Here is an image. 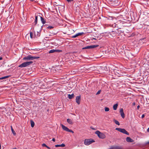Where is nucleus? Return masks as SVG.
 I'll list each match as a JSON object with an SVG mask.
<instances>
[{"mask_svg": "<svg viewBox=\"0 0 149 149\" xmlns=\"http://www.w3.org/2000/svg\"><path fill=\"white\" fill-rule=\"evenodd\" d=\"M95 141L93 139H86L85 140L84 143L85 145L88 146Z\"/></svg>", "mask_w": 149, "mask_h": 149, "instance_id": "nucleus-5", "label": "nucleus"}, {"mask_svg": "<svg viewBox=\"0 0 149 149\" xmlns=\"http://www.w3.org/2000/svg\"><path fill=\"white\" fill-rule=\"evenodd\" d=\"M56 50V52H60L61 51V50Z\"/></svg>", "mask_w": 149, "mask_h": 149, "instance_id": "nucleus-31", "label": "nucleus"}, {"mask_svg": "<svg viewBox=\"0 0 149 149\" xmlns=\"http://www.w3.org/2000/svg\"><path fill=\"white\" fill-rule=\"evenodd\" d=\"M140 107V106L139 105H138L137 106V109H139V108Z\"/></svg>", "mask_w": 149, "mask_h": 149, "instance_id": "nucleus-36", "label": "nucleus"}, {"mask_svg": "<svg viewBox=\"0 0 149 149\" xmlns=\"http://www.w3.org/2000/svg\"><path fill=\"white\" fill-rule=\"evenodd\" d=\"M147 143L149 144V141Z\"/></svg>", "mask_w": 149, "mask_h": 149, "instance_id": "nucleus-43", "label": "nucleus"}, {"mask_svg": "<svg viewBox=\"0 0 149 149\" xmlns=\"http://www.w3.org/2000/svg\"><path fill=\"white\" fill-rule=\"evenodd\" d=\"M67 122L70 125H72L73 123L72 121L70 119H67Z\"/></svg>", "mask_w": 149, "mask_h": 149, "instance_id": "nucleus-12", "label": "nucleus"}, {"mask_svg": "<svg viewBox=\"0 0 149 149\" xmlns=\"http://www.w3.org/2000/svg\"><path fill=\"white\" fill-rule=\"evenodd\" d=\"M132 105H133V106H134V105H135V102H133V104H132Z\"/></svg>", "mask_w": 149, "mask_h": 149, "instance_id": "nucleus-35", "label": "nucleus"}, {"mask_svg": "<svg viewBox=\"0 0 149 149\" xmlns=\"http://www.w3.org/2000/svg\"><path fill=\"white\" fill-rule=\"evenodd\" d=\"M31 1H33L34 0H30Z\"/></svg>", "mask_w": 149, "mask_h": 149, "instance_id": "nucleus-44", "label": "nucleus"}, {"mask_svg": "<svg viewBox=\"0 0 149 149\" xmlns=\"http://www.w3.org/2000/svg\"><path fill=\"white\" fill-rule=\"evenodd\" d=\"M95 134H97L99 137L100 139H103L106 137L105 135L104 134L100 132L99 131H96L95 132Z\"/></svg>", "mask_w": 149, "mask_h": 149, "instance_id": "nucleus-3", "label": "nucleus"}, {"mask_svg": "<svg viewBox=\"0 0 149 149\" xmlns=\"http://www.w3.org/2000/svg\"><path fill=\"white\" fill-rule=\"evenodd\" d=\"M46 147L48 149H50V147H49V146H47Z\"/></svg>", "mask_w": 149, "mask_h": 149, "instance_id": "nucleus-38", "label": "nucleus"}, {"mask_svg": "<svg viewBox=\"0 0 149 149\" xmlns=\"http://www.w3.org/2000/svg\"><path fill=\"white\" fill-rule=\"evenodd\" d=\"M68 97L69 99H71L73 97H74V95L73 94H72V95H70V94H69L68 95Z\"/></svg>", "mask_w": 149, "mask_h": 149, "instance_id": "nucleus-14", "label": "nucleus"}, {"mask_svg": "<svg viewBox=\"0 0 149 149\" xmlns=\"http://www.w3.org/2000/svg\"><path fill=\"white\" fill-rule=\"evenodd\" d=\"M30 37L31 38H33V33L32 32H31L30 33Z\"/></svg>", "mask_w": 149, "mask_h": 149, "instance_id": "nucleus-27", "label": "nucleus"}, {"mask_svg": "<svg viewBox=\"0 0 149 149\" xmlns=\"http://www.w3.org/2000/svg\"><path fill=\"white\" fill-rule=\"evenodd\" d=\"M120 113L121 116L123 118H125V116L123 109L121 108L120 109Z\"/></svg>", "mask_w": 149, "mask_h": 149, "instance_id": "nucleus-8", "label": "nucleus"}, {"mask_svg": "<svg viewBox=\"0 0 149 149\" xmlns=\"http://www.w3.org/2000/svg\"><path fill=\"white\" fill-rule=\"evenodd\" d=\"M35 19L34 21L35 23V25H36L37 23V21H38V16H35Z\"/></svg>", "mask_w": 149, "mask_h": 149, "instance_id": "nucleus-18", "label": "nucleus"}, {"mask_svg": "<svg viewBox=\"0 0 149 149\" xmlns=\"http://www.w3.org/2000/svg\"><path fill=\"white\" fill-rule=\"evenodd\" d=\"M147 131L148 132H149V127L147 129Z\"/></svg>", "mask_w": 149, "mask_h": 149, "instance_id": "nucleus-37", "label": "nucleus"}, {"mask_svg": "<svg viewBox=\"0 0 149 149\" xmlns=\"http://www.w3.org/2000/svg\"><path fill=\"white\" fill-rule=\"evenodd\" d=\"M81 99V96L80 95L76 97V102L78 104L80 103V100Z\"/></svg>", "mask_w": 149, "mask_h": 149, "instance_id": "nucleus-7", "label": "nucleus"}, {"mask_svg": "<svg viewBox=\"0 0 149 149\" xmlns=\"http://www.w3.org/2000/svg\"><path fill=\"white\" fill-rule=\"evenodd\" d=\"M33 63L32 61H27L24 62L20 65L18 67L20 68H24L27 67L32 64Z\"/></svg>", "mask_w": 149, "mask_h": 149, "instance_id": "nucleus-2", "label": "nucleus"}, {"mask_svg": "<svg viewBox=\"0 0 149 149\" xmlns=\"http://www.w3.org/2000/svg\"><path fill=\"white\" fill-rule=\"evenodd\" d=\"M93 39H95V38H93Z\"/></svg>", "mask_w": 149, "mask_h": 149, "instance_id": "nucleus-46", "label": "nucleus"}, {"mask_svg": "<svg viewBox=\"0 0 149 149\" xmlns=\"http://www.w3.org/2000/svg\"><path fill=\"white\" fill-rule=\"evenodd\" d=\"M2 77L0 78V80L3 79Z\"/></svg>", "mask_w": 149, "mask_h": 149, "instance_id": "nucleus-41", "label": "nucleus"}, {"mask_svg": "<svg viewBox=\"0 0 149 149\" xmlns=\"http://www.w3.org/2000/svg\"><path fill=\"white\" fill-rule=\"evenodd\" d=\"M101 91V90H100L98 91L97 92V93H96V95H98V94H100V93Z\"/></svg>", "mask_w": 149, "mask_h": 149, "instance_id": "nucleus-28", "label": "nucleus"}, {"mask_svg": "<svg viewBox=\"0 0 149 149\" xmlns=\"http://www.w3.org/2000/svg\"><path fill=\"white\" fill-rule=\"evenodd\" d=\"M30 122L31 127H33L35 125L34 122L32 120H31Z\"/></svg>", "mask_w": 149, "mask_h": 149, "instance_id": "nucleus-19", "label": "nucleus"}, {"mask_svg": "<svg viewBox=\"0 0 149 149\" xmlns=\"http://www.w3.org/2000/svg\"><path fill=\"white\" fill-rule=\"evenodd\" d=\"M11 129L12 131V133L13 134V135L14 136H15L16 135V133L15 132V131L13 129L12 126H11Z\"/></svg>", "mask_w": 149, "mask_h": 149, "instance_id": "nucleus-17", "label": "nucleus"}, {"mask_svg": "<svg viewBox=\"0 0 149 149\" xmlns=\"http://www.w3.org/2000/svg\"><path fill=\"white\" fill-rule=\"evenodd\" d=\"M56 50H54V49H52V50H51L49 51V53H53L56 52Z\"/></svg>", "mask_w": 149, "mask_h": 149, "instance_id": "nucleus-20", "label": "nucleus"}, {"mask_svg": "<svg viewBox=\"0 0 149 149\" xmlns=\"http://www.w3.org/2000/svg\"><path fill=\"white\" fill-rule=\"evenodd\" d=\"M62 128L64 130L67 132L68 128L63 124L61 125Z\"/></svg>", "mask_w": 149, "mask_h": 149, "instance_id": "nucleus-11", "label": "nucleus"}, {"mask_svg": "<svg viewBox=\"0 0 149 149\" xmlns=\"http://www.w3.org/2000/svg\"><path fill=\"white\" fill-rule=\"evenodd\" d=\"M65 146V144L63 143H62L61 145H58L57 144L55 146L56 147H64Z\"/></svg>", "mask_w": 149, "mask_h": 149, "instance_id": "nucleus-15", "label": "nucleus"}, {"mask_svg": "<svg viewBox=\"0 0 149 149\" xmlns=\"http://www.w3.org/2000/svg\"><path fill=\"white\" fill-rule=\"evenodd\" d=\"M145 117V115L144 114H143L141 116V118H143Z\"/></svg>", "mask_w": 149, "mask_h": 149, "instance_id": "nucleus-33", "label": "nucleus"}, {"mask_svg": "<svg viewBox=\"0 0 149 149\" xmlns=\"http://www.w3.org/2000/svg\"><path fill=\"white\" fill-rule=\"evenodd\" d=\"M10 77V75L7 76H6L4 77H3L2 78H3V79H4L8 78Z\"/></svg>", "mask_w": 149, "mask_h": 149, "instance_id": "nucleus-23", "label": "nucleus"}, {"mask_svg": "<svg viewBox=\"0 0 149 149\" xmlns=\"http://www.w3.org/2000/svg\"><path fill=\"white\" fill-rule=\"evenodd\" d=\"M104 110L105 111H108L109 110V109L107 107H105L104 108Z\"/></svg>", "mask_w": 149, "mask_h": 149, "instance_id": "nucleus-22", "label": "nucleus"}, {"mask_svg": "<svg viewBox=\"0 0 149 149\" xmlns=\"http://www.w3.org/2000/svg\"><path fill=\"white\" fill-rule=\"evenodd\" d=\"M107 149H113V148H109Z\"/></svg>", "mask_w": 149, "mask_h": 149, "instance_id": "nucleus-42", "label": "nucleus"}, {"mask_svg": "<svg viewBox=\"0 0 149 149\" xmlns=\"http://www.w3.org/2000/svg\"><path fill=\"white\" fill-rule=\"evenodd\" d=\"M118 104H115L113 105V108L114 110H116L118 107Z\"/></svg>", "mask_w": 149, "mask_h": 149, "instance_id": "nucleus-16", "label": "nucleus"}, {"mask_svg": "<svg viewBox=\"0 0 149 149\" xmlns=\"http://www.w3.org/2000/svg\"><path fill=\"white\" fill-rule=\"evenodd\" d=\"M99 46L98 45H91L89 46H87L82 48L83 49H93Z\"/></svg>", "mask_w": 149, "mask_h": 149, "instance_id": "nucleus-6", "label": "nucleus"}, {"mask_svg": "<svg viewBox=\"0 0 149 149\" xmlns=\"http://www.w3.org/2000/svg\"><path fill=\"white\" fill-rule=\"evenodd\" d=\"M116 130L127 135L129 134V133L124 129L116 128Z\"/></svg>", "mask_w": 149, "mask_h": 149, "instance_id": "nucleus-4", "label": "nucleus"}, {"mask_svg": "<svg viewBox=\"0 0 149 149\" xmlns=\"http://www.w3.org/2000/svg\"><path fill=\"white\" fill-rule=\"evenodd\" d=\"M40 57L39 56H33L29 55L24 57L23 59L25 61H32L34 59H38Z\"/></svg>", "mask_w": 149, "mask_h": 149, "instance_id": "nucleus-1", "label": "nucleus"}, {"mask_svg": "<svg viewBox=\"0 0 149 149\" xmlns=\"http://www.w3.org/2000/svg\"><path fill=\"white\" fill-rule=\"evenodd\" d=\"M76 53V52H73V53Z\"/></svg>", "mask_w": 149, "mask_h": 149, "instance_id": "nucleus-45", "label": "nucleus"}, {"mask_svg": "<svg viewBox=\"0 0 149 149\" xmlns=\"http://www.w3.org/2000/svg\"><path fill=\"white\" fill-rule=\"evenodd\" d=\"M40 18L41 21L43 24H45L46 23V21L45 19L43 18L42 17L39 16Z\"/></svg>", "mask_w": 149, "mask_h": 149, "instance_id": "nucleus-13", "label": "nucleus"}, {"mask_svg": "<svg viewBox=\"0 0 149 149\" xmlns=\"http://www.w3.org/2000/svg\"><path fill=\"white\" fill-rule=\"evenodd\" d=\"M52 141H53L54 142L55 141V139L54 138H53L52 139Z\"/></svg>", "mask_w": 149, "mask_h": 149, "instance_id": "nucleus-34", "label": "nucleus"}, {"mask_svg": "<svg viewBox=\"0 0 149 149\" xmlns=\"http://www.w3.org/2000/svg\"><path fill=\"white\" fill-rule=\"evenodd\" d=\"M113 149H122L121 148L118 147H116L113 148Z\"/></svg>", "mask_w": 149, "mask_h": 149, "instance_id": "nucleus-26", "label": "nucleus"}, {"mask_svg": "<svg viewBox=\"0 0 149 149\" xmlns=\"http://www.w3.org/2000/svg\"><path fill=\"white\" fill-rule=\"evenodd\" d=\"M91 128L93 130H95V129L93 128V127H91Z\"/></svg>", "mask_w": 149, "mask_h": 149, "instance_id": "nucleus-39", "label": "nucleus"}, {"mask_svg": "<svg viewBox=\"0 0 149 149\" xmlns=\"http://www.w3.org/2000/svg\"><path fill=\"white\" fill-rule=\"evenodd\" d=\"M67 132H72L73 133H74V132L73 131H72L71 130L69 129H68Z\"/></svg>", "mask_w": 149, "mask_h": 149, "instance_id": "nucleus-25", "label": "nucleus"}, {"mask_svg": "<svg viewBox=\"0 0 149 149\" xmlns=\"http://www.w3.org/2000/svg\"><path fill=\"white\" fill-rule=\"evenodd\" d=\"M53 35H56V34H57V33H56V32H55V33H52Z\"/></svg>", "mask_w": 149, "mask_h": 149, "instance_id": "nucleus-32", "label": "nucleus"}, {"mask_svg": "<svg viewBox=\"0 0 149 149\" xmlns=\"http://www.w3.org/2000/svg\"><path fill=\"white\" fill-rule=\"evenodd\" d=\"M38 36H39V35H38Z\"/></svg>", "mask_w": 149, "mask_h": 149, "instance_id": "nucleus-47", "label": "nucleus"}, {"mask_svg": "<svg viewBox=\"0 0 149 149\" xmlns=\"http://www.w3.org/2000/svg\"><path fill=\"white\" fill-rule=\"evenodd\" d=\"M2 59V57H0V60H1Z\"/></svg>", "mask_w": 149, "mask_h": 149, "instance_id": "nucleus-40", "label": "nucleus"}, {"mask_svg": "<svg viewBox=\"0 0 149 149\" xmlns=\"http://www.w3.org/2000/svg\"><path fill=\"white\" fill-rule=\"evenodd\" d=\"M54 28V27L53 26H49L48 27H47V28L48 29H52Z\"/></svg>", "mask_w": 149, "mask_h": 149, "instance_id": "nucleus-24", "label": "nucleus"}, {"mask_svg": "<svg viewBox=\"0 0 149 149\" xmlns=\"http://www.w3.org/2000/svg\"><path fill=\"white\" fill-rule=\"evenodd\" d=\"M114 122L116 124H117L118 125H120V123L118 120H114Z\"/></svg>", "mask_w": 149, "mask_h": 149, "instance_id": "nucleus-21", "label": "nucleus"}, {"mask_svg": "<svg viewBox=\"0 0 149 149\" xmlns=\"http://www.w3.org/2000/svg\"><path fill=\"white\" fill-rule=\"evenodd\" d=\"M126 141L128 142L132 143L134 141L130 137H127L126 138Z\"/></svg>", "mask_w": 149, "mask_h": 149, "instance_id": "nucleus-10", "label": "nucleus"}, {"mask_svg": "<svg viewBox=\"0 0 149 149\" xmlns=\"http://www.w3.org/2000/svg\"><path fill=\"white\" fill-rule=\"evenodd\" d=\"M84 34V33L81 32V33H77L76 35H74L72 36V38H75L79 36H81L83 34Z\"/></svg>", "mask_w": 149, "mask_h": 149, "instance_id": "nucleus-9", "label": "nucleus"}, {"mask_svg": "<svg viewBox=\"0 0 149 149\" xmlns=\"http://www.w3.org/2000/svg\"><path fill=\"white\" fill-rule=\"evenodd\" d=\"M42 146L43 147H46L47 146V145L45 143H43L42 144Z\"/></svg>", "mask_w": 149, "mask_h": 149, "instance_id": "nucleus-29", "label": "nucleus"}, {"mask_svg": "<svg viewBox=\"0 0 149 149\" xmlns=\"http://www.w3.org/2000/svg\"><path fill=\"white\" fill-rule=\"evenodd\" d=\"M68 2H71L73 1V0H66Z\"/></svg>", "mask_w": 149, "mask_h": 149, "instance_id": "nucleus-30", "label": "nucleus"}]
</instances>
